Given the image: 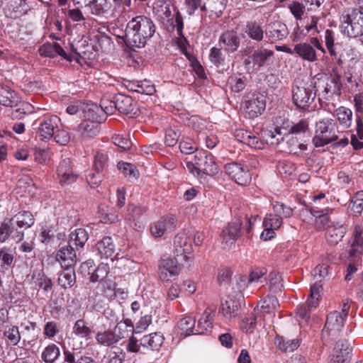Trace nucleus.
I'll return each mask as SVG.
<instances>
[{"label": "nucleus", "instance_id": "f257e3e1", "mask_svg": "<svg viewBox=\"0 0 363 363\" xmlns=\"http://www.w3.org/2000/svg\"><path fill=\"white\" fill-rule=\"evenodd\" d=\"M155 31V25L150 18L138 16L127 23L125 35L122 38L128 47L140 48L146 45Z\"/></svg>", "mask_w": 363, "mask_h": 363}, {"label": "nucleus", "instance_id": "f03ea898", "mask_svg": "<svg viewBox=\"0 0 363 363\" xmlns=\"http://www.w3.org/2000/svg\"><path fill=\"white\" fill-rule=\"evenodd\" d=\"M278 306V301L274 296L266 298L262 305L254 308L250 314L243 318L240 323V328L245 333H252L255 331L257 324L265 326L270 322L274 316L273 310Z\"/></svg>", "mask_w": 363, "mask_h": 363}, {"label": "nucleus", "instance_id": "7ed1b4c3", "mask_svg": "<svg viewBox=\"0 0 363 363\" xmlns=\"http://www.w3.org/2000/svg\"><path fill=\"white\" fill-rule=\"evenodd\" d=\"M188 171L197 178L204 175L214 176L219 172V167L216 157L206 150L196 152L191 161L186 162Z\"/></svg>", "mask_w": 363, "mask_h": 363}, {"label": "nucleus", "instance_id": "20e7f679", "mask_svg": "<svg viewBox=\"0 0 363 363\" xmlns=\"http://www.w3.org/2000/svg\"><path fill=\"white\" fill-rule=\"evenodd\" d=\"M350 308L349 303L343 302L340 311H334L327 315L325 327L321 333L323 341H328L330 337L332 340H335L339 337L347 318Z\"/></svg>", "mask_w": 363, "mask_h": 363}, {"label": "nucleus", "instance_id": "39448f33", "mask_svg": "<svg viewBox=\"0 0 363 363\" xmlns=\"http://www.w3.org/2000/svg\"><path fill=\"white\" fill-rule=\"evenodd\" d=\"M292 102L299 109L310 107L317 96V82L315 79L307 82H296L292 86Z\"/></svg>", "mask_w": 363, "mask_h": 363}, {"label": "nucleus", "instance_id": "423d86ee", "mask_svg": "<svg viewBox=\"0 0 363 363\" xmlns=\"http://www.w3.org/2000/svg\"><path fill=\"white\" fill-rule=\"evenodd\" d=\"M340 31L349 38L363 35V12L359 9H349L340 17Z\"/></svg>", "mask_w": 363, "mask_h": 363}, {"label": "nucleus", "instance_id": "0eeeda50", "mask_svg": "<svg viewBox=\"0 0 363 363\" xmlns=\"http://www.w3.org/2000/svg\"><path fill=\"white\" fill-rule=\"evenodd\" d=\"M340 132L333 119L330 118H322L315 123L313 143L316 147H323L336 141L338 139Z\"/></svg>", "mask_w": 363, "mask_h": 363}, {"label": "nucleus", "instance_id": "6e6552de", "mask_svg": "<svg viewBox=\"0 0 363 363\" xmlns=\"http://www.w3.org/2000/svg\"><path fill=\"white\" fill-rule=\"evenodd\" d=\"M314 79L317 82V96L321 103L323 101L325 103L333 102L341 95L342 84L340 74H332L325 80H321L317 76Z\"/></svg>", "mask_w": 363, "mask_h": 363}, {"label": "nucleus", "instance_id": "1a4fd4ad", "mask_svg": "<svg viewBox=\"0 0 363 363\" xmlns=\"http://www.w3.org/2000/svg\"><path fill=\"white\" fill-rule=\"evenodd\" d=\"M128 327L131 329L133 328L130 320L128 319L123 322L118 323L113 331L107 330L98 332L96 335V340L103 346H111L125 337Z\"/></svg>", "mask_w": 363, "mask_h": 363}, {"label": "nucleus", "instance_id": "9d476101", "mask_svg": "<svg viewBox=\"0 0 363 363\" xmlns=\"http://www.w3.org/2000/svg\"><path fill=\"white\" fill-rule=\"evenodd\" d=\"M158 17L163 26L169 32L178 28L179 32L184 28L183 18L180 12L172 5L164 3L161 6Z\"/></svg>", "mask_w": 363, "mask_h": 363}, {"label": "nucleus", "instance_id": "9b49d317", "mask_svg": "<svg viewBox=\"0 0 363 363\" xmlns=\"http://www.w3.org/2000/svg\"><path fill=\"white\" fill-rule=\"evenodd\" d=\"M224 170L231 179L238 184L247 186L251 182V174L247 166L238 162L225 164Z\"/></svg>", "mask_w": 363, "mask_h": 363}, {"label": "nucleus", "instance_id": "f8f14e48", "mask_svg": "<svg viewBox=\"0 0 363 363\" xmlns=\"http://www.w3.org/2000/svg\"><path fill=\"white\" fill-rule=\"evenodd\" d=\"M35 125H38L36 136L43 141H48L52 138L56 128L61 126V121L57 116L45 117Z\"/></svg>", "mask_w": 363, "mask_h": 363}, {"label": "nucleus", "instance_id": "ddd939ff", "mask_svg": "<svg viewBox=\"0 0 363 363\" xmlns=\"http://www.w3.org/2000/svg\"><path fill=\"white\" fill-rule=\"evenodd\" d=\"M159 277L162 281H172L179 274V267L176 259L163 256L159 262Z\"/></svg>", "mask_w": 363, "mask_h": 363}, {"label": "nucleus", "instance_id": "4468645a", "mask_svg": "<svg viewBox=\"0 0 363 363\" xmlns=\"http://www.w3.org/2000/svg\"><path fill=\"white\" fill-rule=\"evenodd\" d=\"M266 108V96L260 93H254L247 97L244 102L245 114L250 118L261 115Z\"/></svg>", "mask_w": 363, "mask_h": 363}, {"label": "nucleus", "instance_id": "2eb2a0df", "mask_svg": "<svg viewBox=\"0 0 363 363\" xmlns=\"http://www.w3.org/2000/svg\"><path fill=\"white\" fill-rule=\"evenodd\" d=\"M242 223L240 220L229 223L221 231L220 238L224 249L230 250L235 246L238 238L241 235Z\"/></svg>", "mask_w": 363, "mask_h": 363}, {"label": "nucleus", "instance_id": "dca6fc26", "mask_svg": "<svg viewBox=\"0 0 363 363\" xmlns=\"http://www.w3.org/2000/svg\"><path fill=\"white\" fill-rule=\"evenodd\" d=\"M56 174L59 184L62 186L73 184L78 178V174L73 170L72 162L69 158L60 160L57 167Z\"/></svg>", "mask_w": 363, "mask_h": 363}, {"label": "nucleus", "instance_id": "f3484780", "mask_svg": "<svg viewBox=\"0 0 363 363\" xmlns=\"http://www.w3.org/2000/svg\"><path fill=\"white\" fill-rule=\"evenodd\" d=\"M320 18L317 16H312L310 18H304L298 23L294 30L296 38H301L309 35H314L320 32L318 27Z\"/></svg>", "mask_w": 363, "mask_h": 363}, {"label": "nucleus", "instance_id": "a211bd4d", "mask_svg": "<svg viewBox=\"0 0 363 363\" xmlns=\"http://www.w3.org/2000/svg\"><path fill=\"white\" fill-rule=\"evenodd\" d=\"M38 51L40 55L45 57H61L68 62H72L73 59L72 53L65 51L60 44L57 42L44 43L40 47Z\"/></svg>", "mask_w": 363, "mask_h": 363}, {"label": "nucleus", "instance_id": "6ab92c4d", "mask_svg": "<svg viewBox=\"0 0 363 363\" xmlns=\"http://www.w3.org/2000/svg\"><path fill=\"white\" fill-rule=\"evenodd\" d=\"M176 227V218L172 214L166 215L150 226L152 235L157 238L162 236L166 232L174 230Z\"/></svg>", "mask_w": 363, "mask_h": 363}, {"label": "nucleus", "instance_id": "aec40b11", "mask_svg": "<svg viewBox=\"0 0 363 363\" xmlns=\"http://www.w3.org/2000/svg\"><path fill=\"white\" fill-rule=\"evenodd\" d=\"M282 224V220L280 217L273 213L267 214L263 220L264 230L261 233L260 238L264 241L274 238L276 235L275 230H278Z\"/></svg>", "mask_w": 363, "mask_h": 363}, {"label": "nucleus", "instance_id": "412c9836", "mask_svg": "<svg viewBox=\"0 0 363 363\" xmlns=\"http://www.w3.org/2000/svg\"><path fill=\"white\" fill-rule=\"evenodd\" d=\"M115 107L117 110L130 118L138 114V109L132 97L123 94H118L115 97Z\"/></svg>", "mask_w": 363, "mask_h": 363}, {"label": "nucleus", "instance_id": "4be33fe9", "mask_svg": "<svg viewBox=\"0 0 363 363\" xmlns=\"http://www.w3.org/2000/svg\"><path fill=\"white\" fill-rule=\"evenodd\" d=\"M234 136L235 139L249 147L257 149H263V141L260 140V137L257 134L242 128L237 129L235 131Z\"/></svg>", "mask_w": 363, "mask_h": 363}, {"label": "nucleus", "instance_id": "5701e85b", "mask_svg": "<svg viewBox=\"0 0 363 363\" xmlns=\"http://www.w3.org/2000/svg\"><path fill=\"white\" fill-rule=\"evenodd\" d=\"M350 244L349 257L350 258L359 257L363 250V228L362 226L359 225L354 226Z\"/></svg>", "mask_w": 363, "mask_h": 363}, {"label": "nucleus", "instance_id": "b1692460", "mask_svg": "<svg viewBox=\"0 0 363 363\" xmlns=\"http://www.w3.org/2000/svg\"><path fill=\"white\" fill-rule=\"evenodd\" d=\"M352 350L347 340L337 343L330 356L329 363H349Z\"/></svg>", "mask_w": 363, "mask_h": 363}, {"label": "nucleus", "instance_id": "393cba45", "mask_svg": "<svg viewBox=\"0 0 363 363\" xmlns=\"http://www.w3.org/2000/svg\"><path fill=\"white\" fill-rule=\"evenodd\" d=\"M279 148L281 151L289 154H297L299 151L306 150L307 146L301 143L297 136L288 133L284 136Z\"/></svg>", "mask_w": 363, "mask_h": 363}, {"label": "nucleus", "instance_id": "a878e982", "mask_svg": "<svg viewBox=\"0 0 363 363\" xmlns=\"http://www.w3.org/2000/svg\"><path fill=\"white\" fill-rule=\"evenodd\" d=\"M289 34L286 26L279 21L269 23L265 30V35L271 41L284 39Z\"/></svg>", "mask_w": 363, "mask_h": 363}, {"label": "nucleus", "instance_id": "bb28decb", "mask_svg": "<svg viewBox=\"0 0 363 363\" xmlns=\"http://www.w3.org/2000/svg\"><path fill=\"white\" fill-rule=\"evenodd\" d=\"M294 51L295 52L294 55L303 61L315 62L318 60L315 50L308 43L303 42L296 44Z\"/></svg>", "mask_w": 363, "mask_h": 363}, {"label": "nucleus", "instance_id": "cd10ccee", "mask_svg": "<svg viewBox=\"0 0 363 363\" xmlns=\"http://www.w3.org/2000/svg\"><path fill=\"white\" fill-rule=\"evenodd\" d=\"M62 268L72 267L77 262L75 250L69 244L60 248L56 255Z\"/></svg>", "mask_w": 363, "mask_h": 363}, {"label": "nucleus", "instance_id": "c85d7f7f", "mask_svg": "<svg viewBox=\"0 0 363 363\" xmlns=\"http://www.w3.org/2000/svg\"><path fill=\"white\" fill-rule=\"evenodd\" d=\"M218 43L224 46V50L228 53L235 52L240 46V38L235 30H227L219 38Z\"/></svg>", "mask_w": 363, "mask_h": 363}, {"label": "nucleus", "instance_id": "c756f323", "mask_svg": "<svg viewBox=\"0 0 363 363\" xmlns=\"http://www.w3.org/2000/svg\"><path fill=\"white\" fill-rule=\"evenodd\" d=\"M23 232L18 229H14L9 223V219L0 223V242H5L9 237H11L16 242H19L23 240Z\"/></svg>", "mask_w": 363, "mask_h": 363}, {"label": "nucleus", "instance_id": "7c9ffc66", "mask_svg": "<svg viewBox=\"0 0 363 363\" xmlns=\"http://www.w3.org/2000/svg\"><path fill=\"white\" fill-rule=\"evenodd\" d=\"M115 250V245L109 236L103 238L96 245V251L101 259L111 258L113 261L112 256L114 255Z\"/></svg>", "mask_w": 363, "mask_h": 363}, {"label": "nucleus", "instance_id": "2f4dec72", "mask_svg": "<svg viewBox=\"0 0 363 363\" xmlns=\"http://www.w3.org/2000/svg\"><path fill=\"white\" fill-rule=\"evenodd\" d=\"M240 302L234 297L229 296L224 302L221 303L219 313L228 320H230L237 315L240 307Z\"/></svg>", "mask_w": 363, "mask_h": 363}, {"label": "nucleus", "instance_id": "473e14b6", "mask_svg": "<svg viewBox=\"0 0 363 363\" xmlns=\"http://www.w3.org/2000/svg\"><path fill=\"white\" fill-rule=\"evenodd\" d=\"M163 335L159 333H153L144 335L140 339L142 347L147 350L157 351L164 342Z\"/></svg>", "mask_w": 363, "mask_h": 363}, {"label": "nucleus", "instance_id": "72a5a7b5", "mask_svg": "<svg viewBox=\"0 0 363 363\" xmlns=\"http://www.w3.org/2000/svg\"><path fill=\"white\" fill-rule=\"evenodd\" d=\"M214 315L215 309L213 308H207L198 321L196 334L202 335L211 330L213 327Z\"/></svg>", "mask_w": 363, "mask_h": 363}, {"label": "nucleus", "instance_id": "f704fd0d", "mask_svg": "<svg viewBox=\"0 0 363 363\" xmlns=\"http://www.w3.org/2000/svg\"><path fill=\"white\" fill-rule=\"evenodd\" d=\"M125 87L130 91L138 92L146 95H152L155 91V88L150 81H127L125 84Z\"/></svg>", "mask_w": 363, "mask_h": 363}, {"label": "nucleus", "instance_id": "c9c22d12", "mask_svg": "<svg viewBox=\"0 0 363 363\" xmlns=\"http://www.w3.org/2000/svg\"><path fill=\"white\" fill-rule=\"evenodd\" d=\"M14 229H27L34 224V218L28 211H21L9 219Z\"/></svg>", "mask_w": 363, "mask_h": 363}, {"label": "nucleus", "instance_id": "e433bc0d", "mask_svg": "<svg viewBox=\"0 0 363 363\" xmlns=\"http://www.w3.org/2000/svg\"><path fill=\"white\" fill-rule=\"evenodd\" d=\"M20 101L18 94L11 87L0 85V104L4 106L13 107L18 106Z\"/></svg>", "mask_w": 363, "mask_h": 363}, {"label": "nucleus", "instance_id": "4c0bfd02", "mask_svg": "<svg viewBox=\"0 0 363 363\" xmlns=\"http://www.w3.org/2000/svg\"><path fill=\"white\" fill-rule=\"evenodd\" d=\"M262 138L260 140L263 141V148L264 144L270 145H281L284 135L280 128H274L273 130H262Z\"/></svg>", "mask_w": 363, "mask_h": 363}, {"label": "nucleus", "instance_id": "58836bf2", "mask_svg": "<svg viewBox=\"0 0 363 363\" xmlns=\"http://www.w3.org/2000/svg\"><path fill=\"white\" fill-rule=\"evenodd\" d=\"M14 260V251L11 247H3L0 249V272H9Z\"/></svg>", "mask_w": 363, "mask_h": 363}, {"label": "nucleus", "instance_id": "ea45409f", "mask_svg": "<svg viewBox=\"0 0 363 363\" xmlns=\"http://www.w3.org/2000/svg\"><path fill=\"white\" fill-rule=\"evenodd\" d=\"M346 233V228L342 225L328 226L326 230L325 238L328 243L336 245L342 240Z\"/></svg>", "mask_w": 363, "mask_h": 363}, {"label": "nucleus", "instance_id": "a19ab883", "mask_svg": "<svg viewBox=\"0 0 363 363\" xmlns=\"http://www.w3.org/2000/svg\"><path fill=\"white\" fill-rule=\"evenodd\" d=\"M274 55V52L268 49H262L255 50L250 58L253 63V68L255 70L258 71L259 69L265 65L268 60Z\"/></svg>", "mask_w": 363, "mask_h": 363}, {"label": "nucleus", "instance_id": "79ce46f5", "mask_svg": "<svg viewBox=\"0 0 363 363\" xmlns=\"http://www.w3.org/2000/svg\"><path fill=\"white\" fill-rule=\"evenodd\" d=\"M228 0H205L203 5V11L214 14L220 17L226 8Z\"/></svg>", "mask_w": 363, "mask_h": 363}, {"label": "nucleus", "instance_id": "37998d69", "mask_svg": "<svg viewBox=\"0 0 363 363\" xmlns=\"http://www.w3.org/2000/svg\"><path fill=\"white\" fill-rule=\"evenodd\" d=\"M3 336L5 343L9 346L17 345L21 340V335L19 332L18 327L13 325H7L5 326Z\"/></svg>", "mask_w": 363, "mask_h": 363}, {"label": "nucleus", "instance_id": "c03bdc74", "mask_svg": "<svg viewBox=\"0 0 363 363\" xmlns=\"http://www.w3.org/2000/svg\"><path fill=\"white\" fill-rule=\"evenodd\" d=\"M88 238L89 235L85 229L77 228L70 233L68 244L72 247L74 245L78 250L84 246Z\"/></svg>", "mask_w": 363, "mask_h": 363}, {"label": "nucleus", "instance_id": "a18cd8bd", "mask_svg": "<svg viewBox=\"0 0 363 363\" xmlns=\"http://www.w3.org/2000/svg\"><path fill=\"white\" fill-rule=\"evenodd\" d=\"M195 324L196 320L191 316H186L182 318L178 323V329L180 335L184 337L196 335Z\"/></svg>", "mask_w": 363, "mask_h": 363}, {"label": "nucleus", "instance_id": "49530a36", "mask_svg": "<svg viewBox=\"0 0 363 363\" xmlns=\"http://www.w3.org/2000/svg\"><path fill=\"white\" fill-rule=\"evenodd\" d=\"M60 355V350L57 345L50 343L42 351L40 357L45 363H55Z\"/></svg>", "mask_w": 363, "mask_h": 363}, {"label": "nucleus", "instance_id": "de8ad7c7", "mask_svg": "<svg viewBox=\"0 0 363 363\" xmlns=\"http://www.w3.org/2000/svg\"><path fill=\"white\" fill-rule=\"evenodd\" d=\"M245 32L250 39L255 41L260 42L264 38V30L256 21L247 22Z\"/></svg>", "mask_w": 363, "mask_h": 363}, {"label": "nucleus", "instance_id": "09e8293b", "mask_svg": "<svg viewBox=\"0 0 363 363\" xmlns=\"http://www.w3.org/2000/svg\"><path fill=\"white\" fill-rule=\"evenodd\" d=\"M228 83L232 91L239 93L246 87L247 79L243 74L236 73L229 77Z\"/></svg>", "mask_w": 363, "mask_h": 363}, {"label": "nucleus", "instance_id": "8fccbe9b", "mask_svg": "<svg viewBox=\"0 0 363 363\" xmlns=\"http://www.w3.org/2000/svg\"><path fill=\"white\" fill-rule=\"evenodd\" d=\"M88 6L93 15L104 16L111 10V3L108 0H92Z\"/></svg>", "mask_w": 363, "mask_h": 363}, {"label": "nucleus", "instance_id": "3c124183", "mask_svg": "<svg viewBox=\"0 0 363 363\" xmlns=\"http://www.w3.org/2000/svg\"><path fill=\"white\" fill-rule=\"evenodd\" d=\"M77 132L80 134V137L82 139L92 138L99 132L98 125L93 121H83L79 125Z\"/></svg>", "mask_w": 363, "mask_h": 363}, {"label": "nucleus", "instance_id": "603ef678", "mask_svg": "<svg viewBox=\"0 0 363 363\" xmlns=\"http://www.w3.org/2000/svg\"><path fill=\"white\" fill-rule=\"evenodd\" d=\"M174 247L178 255H184L185 257L191 252V244L190 240L184 235H179L175 237L174 241Z\"/></svg>", "mask_w": 363, "mask_h": 363}, {"label": "nucleus", "instance_id": "864d4df0", "mask_svg": "<svg viewBox=\"0 0 363 363\" xmlns=\"http://www.w3.org/2000/svg\"><path fill=\"white\" fill-rule=\"evenodd\" d=\"M63 269V272L60 273L58 277V283L64 289L70 288L76 282L74 270L72 267Z\"/></svg>", "mask_w": 363, "mask_h": 363}, {"label": "nucleus", "instance_id": "5fc2aeb1", "mask_svg": "<svg viewBox=\"0 0 363 363\" xmlns=\"http://www.w3.org/2000/svg\"><path fill=\"white\" fill-rule=\"evenodd\" d=\"M328 208L321 210H316L315 208L311 209V213L315 217V227L317 230L325 228L329 223V218L328 216Z\"/></svg>", "mask_w": 363, "mask_h": 363}, {"label": "nucleus", "instance_id": "6e6d98bb", "mask_svg": "<svg viewBox=\"0 0 363 363\" xmlns=\"http://www.w3.org/2000/svg\"><path fill=\"white\" fill-rule=\"evenodd\" d=\"M337 119L343 128H349L352 124V112L346 107L340 106L335 111Z\"/></svg>", "mask_w": 363, "mask_h": 363}, {"label": "nucleus", "instance_id": "4d7b16f0", "mask_svg": "<svg viewBox=\"0 0 363 363\" xmlns=\"http://www.w3.org/2000/svg\"><path fill=\"white\" fill-rule=\"evenodd\" d=\"M350 143L354 150L363 149V123L357 119L356 133L350 135Z\"/></svg>", "mask_w": 363, "mask_h": 363}, {"label": "nucleus", "instance_id": "13d9d810", "mask_svg": "<svg viewBox=\"0 0 363 363\" xmlns=\"http://www.w3.org/2000/svg\"><path fill=\"white\" fill-rule=\"evenodd\" d=\"M276 343L277 344L279 349L285 352H293L300 345L299 340H289L283 337H277Z\"/></svg>", "mask_w": 363, "mask_h": 363}, {"label": "nucleus", "instance_id": "bf43d9fd", "mask_svg": "<svg viewBox=\"0 0 363 363\" xmlns=\"http://www.w3.org/2000/svg\"><path fill=\"white\" fill-rule=\"evenodd\" d=\"M313 310L309 308L307 301L297 307L296 317L301 327L308 325Z\"/></svg>", "mask_w": 363, "mask_h": 363}, {"label": "nucleus", "instance_id": "052dcab7", "mask_svg": "<svg viewBox=\"0 0 363 363\" xmlns=\"http://www.w3.org/2000/svg\"><path fill=\"white\" fill-rule=\"evenodd\" d=\"M109 272V266L108 264L101 263L92 271H89L91 274L90 279L92 282L103 281Z\"/></svg>", "mask_w": 363, "mask_h": 363}, {"label": "nucleus", "instance_id": "680f3d73", "mask_svg": "<svg viewBox=\"0 0 363 363\" xmlns=\"http://www.w3.org/2000/svg\"><path fill=\"white\" fill-rule=\"evenodd\" d=\"M73 333L80 338H88L92 334V330L84 319H79L74 324Z\"/></svg>", "mask_w": 363, "mask_h": 363}, {"label": "nucleus", "instance_id": "e2e57ef3", "mask_svg": "<svg viewBox=\"0 0 363 363\" xmlns=\"http://www.w3.org/2000/svg\"><path fill=\"white\" fill-rule=\"evenodd\" d=\"M321 290V286L317 283L311 286L310 294L306 301L311 309H315L319 305Z\"/></svg>", "mask_w": 363, "mask_h": 363}, {"label": "nucleus", "instance_id": "0e129e2a", "mask_svg": "<svg viewBox=\"0 0 363 363\" xmlns=\"http://www.w3.org/2000/svg\"><path fill=\"white\" fill-rule=\"evenodd\" d=\"M125 357V352L121 347L113 346L108 353L106 363H123Z\"/></svg>", "mask_w": 363, "mask_h": 363}, {"label": "nucleus", "instance_id": "69168bd1", "mask_svg": "<svg viewBox=\"0 0 363 363\" xmlns=\"http://www.w3.org/2000/svg\"><path fill=\"white\" fill-rule=\"evenodd\" d=\"M295 169L294 164L289 160H280L277 165V170L283 178L291 176Z\"/></svg>", "mask_w": 363, "mask_h": 363}, {"label": "nucleus", "instance_id": "338daca9", "mask_svg": "<svg viewBox=\"0 0 363 363\" xmlns=\"http://www.w3.org/2000/svg\"><path fill=\"white\" fill-rule=\"evenodd\" d=\"M117 167L125 177L137 179L139 176L137 168L131 163L121 161L118 162Z\"/></svg>", "mask_w": 363, "mask_h": 363}, {"label": "nucleus", "instance_id": "774afa93", "mask_svg": "<svg viewBox=\"0 0 363 363\" xmlns=\"http://www.w3.org/2000/svg\"><path fill=\"white\" fill-rule=\"evenodd\" d=\"M350 209L354 215H359L363 210V191H359L352 197L349 205Z\"/></svg>", "mask_w": 363, "mask_h": 363}]
</instances>
